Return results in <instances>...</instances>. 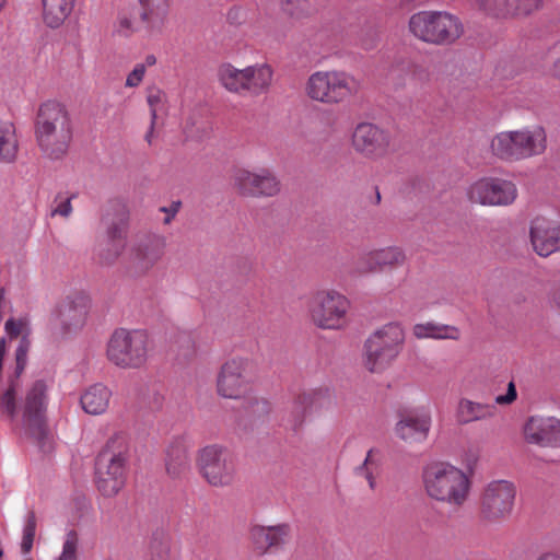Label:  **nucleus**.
<instances>
[{
	"instance_id": "nucleus-1",
	"label": "nucleus",
	"mask_w": 560,
	"mask_h": 560,
	"mask_svg": "<svg viewBox=\"0 0 560 560\" xmlns=\"http://www.w3.org/2000/svg\"><path fill=\"white\" fill-rule=\"evenodd\" d=\"M35 137L47 158L58 160L67 153L72 140V126L63 104L55 100L40 104L35 120Z\"/></svg>"
},
{
	"instance_id": "nucleus-2",
	"label": "nucleus",
	"mask_w": 560,
	"mask_h": 560,
	"mask_svg": "<svg viewBox=\"0 0 560 560\" xmlns=\"http://www.w3.org/2000/svg\"><path fill=\"white\" fill-rule=\"evenodd\" d=\"M422 483L431 499L451 506H462L467 501L471 487L469 476L446 462L427 465L422 471Z\"/></svg>"
},
{
	"instance_id": "nucleus-3",
	"label": "nucleus",
	"mask_w": 560,
	"mask_h": 560,
	"mask_svg": "<svg viewBox=\"0 0 560 560\" xmlns=\"http://www.w3.org/2000/svg\"><path fill=\"white\" fill-rule=\"evenodd\" d=\"M128 450L122 436L112 438L95 465V485L102 495L113 498L127 480Z\"/></svg>"
},
{
	"instance_id": "nucleus-4",
	"label": "nucleus",
	"mask_w": 560,
	"mask_h": 560,
	"mask_svg": "<svg viewBox=\"0 0 560 560\" xmlns=\"http://www.w3.org/2000/svg\"><path fill=\"white\" fill-rule=\"evenodd\" d=\"M359 90L360 82L354 75L336 69L315 71L305 84V93L311 100L328 105L348 102Z\"/></svg>"
},
{
	"instance_id": "nucleus-5",
	"label": "nucleus",
	"mask_w": 560,
	"mask_h": 560,
	"mask_svg": "<svg viewBox=\"0 0 560 560\" xmlns=\"http://www.w3.org/2000/svg\"><path fill=\"white\" fill-rule=\"evenodd\" d=\"M410 33L432 45H451L464 33L460 20L446 11H420L409 19Z\"/></svg>"
},
{
	"instance_id": "nucleus-6",
	"label": "nucleus",
	"mask_w": 560,
	"mask_h": 560,
	"mask_svg": "<svg viewBox=\"0 0 560 560\" xmlns=\"http://www.w3.org/2000/svg\"><path fill=\"white\" fill-rule=\"evenodd\" d=\"M148 357L149 335L143 329L118 328L107 341L106 358L119 369H140Z\"/></svg>"
},
{
	"instance_id": "nucleus-7",
	"label": "nucleus",
	"mask_w": 560,
	"mask_h": 560,
	"mask_svg": "<svg viewBox=\"0 0 560 560\" xmlns=\"http://www.w3.org/2000/svg\"><path fill=\"white\" fill-rule=\"evenodd\" d=\"M405 332L397 323H389L375 330L364 343L363 363L372 373H380L392 365L402 350Z\"/></svg>"
},
{
	"instance_id": "nucleus-8",
	"label": "nucleus",
	"mask_w": 560,
	"mask_h": 560,
	"mask_svg": "<svg viewBox=\"0 0 560 560\" xmlns=\"http://www.w3.org/2000/svg\"><path fill=\"white\" fill-rule=\"evenodd\" d=\"M5 331L10 336L22 335V338L15 350V366L13 373L9 376L10 383L0 396V410L4 412L10 419H14L18 415L16 408V389L18 378L24 372L27 364V354L31 348V340L28 339V323L26 319L11 318L5 323Z\"/></svg>"
},
{
	"instance_id": "nucleus-9",
	"label": "nucleus",
	"mask_w": 560,
	"mask_h": 560,
	"mask_svg": "<svg viewBox=\"0 0 560 560\" xmlns=\"http://www.w3.org/2000/svg\"><path fill=\"white\" fill-rule=\"evenodd\" d=\"M349 300L335 290L316 292L308 305L314 324L323 329H341L348 323Z\"/></svg>"
},
{
	"instance_id": "nucleus-10",
	"label": "nucleus",
	"mask_w": 560,
	"mask_h": 560,
	"mask_svg": "<svg viewBox=\"0 0 560 560\" xmlns=\"http://www.w3.org/2000/svg\"><path fill=\"white\" fill-rule=\"evenodd\" d=\"M197 466L201 476L213 487L229 486L234 480V458L220 445L213 444L201 448L198 452Z\"/></svg>"
},
{
	"instance_id": "nucleus-11",
	"label": "nucleus",
	"mask_w": 560,
	"mask_h": 560,
	"mask_svg": "<svg viewBox=\"0 0 560 560\" xmlns=\"http://www.w3.org/2000/svg\"><path fill=\"white\" fill-rule=\"evenodd\" d=\"M48 385L36 381L26 392L23 409V428L26 434L43 441L47 434L45 412L48 404Z\"/></svg>"
},
{
	"instance_id": "nucleus-12",
	"label": "nucleus",
	"mask_w": 560,
	"mask_h": 560,
	"mask_svg": "<svg viewBox=\"0 0 560 560\" xmlns=\"http://www.w3.org/2000/svg\"><path fill=\"white\" fill-rule=\"evenodd\" d=\"M516 489L508 480H493L487 485L481 498V514L488 521L508 517L514 505Z\"/></svg>"
},
{
	"instance_id": "nucleus-13",
	"label": "nucleus",
	"mask_w": 560,
	"mask_h": 560,
	"mask_svg": "<svg viewBox=\"0 0 560 560\" xmlns=\"http://www.w3.org/2000/svg\"><path fill=\"white\" fill-rule=\"evenodd\" d=\"M467 195L470 201L482 206H509L515 201L517 189L510 180L486 177L471 184Z\"/></svg>"
},
{
	"instance_id": "nucleus-14",
	"label": "nucleus",
	"mask_w": 560,
	"mask_h": 560,
	"mask_svg": "<svg viewBox=\"0 0 560 560\" xmlns=\"http://www.w3.org/2000/svg\"><path fill=\"white\" fill-rule=\"evenodd\" d=\"M249 362L246 359L233 358L226 361L217 378L218 394L224 398L237 399L247 392L246 372Z\"/></svg>"
},
{
	"instance_id": "nucleus-15",
	"label": "nucleus",
	"mask_w": 560,
	"mask_h": 560,
	"mask_svg": "<svg viewBox=\"0 0 560 560\" xmlns=\"http://www.w3.org/2000/svg\"><path fill=\"white\" fill-rule=\"evenodd\" d=\"M390 145L389 135L371 122L357 125L352 133L353 149L370 159L382 158L387 154Z\"/></svg>"
},
{
	"instance_id": "nucleus-16",
	"label": "nucleus",
	"mask_w": 560,
	"mask_h": 560,
	"mask_svg": "<svg viewBox=\"0 0 560 560\" xmlns=\"http://www.w3.org/2000/svg\"><path fill=\"white\" fill-rule=\"evenodd\" d=\"M529 237L534 250L541 257L560 250V220L536 217L530 223Z\"/></svg>"
},
{
	"instance_id": "nucleus-17",
	"label": "nucleus",
	"mask_w": 560,
	"mask_h": 560,
	"mask_svg": "<svg viewBox=\"0 0 560 560\" xmlns=\"http://www.w3.org/2000/svg\"><path fill=\"white\" fill-rule=\"evenodd\" d=\"M234 182L240 191L245 195L273 196L280 190L278 179L268 170L258 172L237 170Z\"/></svg>"
},
{
	"instance_id": "nucleus-18",
	"label": "nucleus",
	"mask_w": 560,
	"mask_h": 560,
	"mask_svg": "<svg viewBox=\"0 0 560 560\" xmlns=\"http://www.w3.org/2000/svg\"><path fill=\"white\" fill-rule=\"evenodd\" d=\"M431 429V416L424 410H412L402 415L396 423L395 433L405 443L424 442Z\"/></svg>"
},
{
	"instance_id": "nucleus-19",
	"label": "nucleus",
	"mask_w": 560,
	"mask_h": 560,
	"mask_svg": "<svg viewBox=\"0 0 560 560\" xmlns=\"http://www.w3.org/2000/svg\"><path fill=\"white\" fill-rule=\"evenodd\" d=\"M139 19L144 30L153 35H161L170 20L171 0H137Z\"/></svg>"
},
{
	"instance_id": "nucleus-20",
	"label": "nucleus",
	"mask_w": 560,
	"mask_h": 560,
	"mask_svg": "<svg viewBox=\"0 0 560 560\" xmlns=\"http://www.w3.org/2000/svg\"><path fill=\"white\" fill-rule=\"evenodd\" d=\"M288 525L276 526L255 525L250 529V540L254 549L264 555L270 549L281 547L288 537Z\"/></svg>"
},
{
	"instance_id": "nucleus-21",
	"label": "nucleus",
	"mask_w": 560,
	"mask_h": 560,
	"mask_svg": "<svg viewBox=\"0 0 560 560\" xmlns=\"http://www.w3.org/2000/svg\"><path fill=\"white\" fill-rule=\"evenodd\" d=\"M89 300L78 295L75 300L62 301L51 314V322L60 324L63 328L82 325L88 313Z\"/></svg>"
},
{
	"instance_id": "nucleus-22",
	"label": "nucleus",
	"mask_w": 560,
	"mask_h": 560,
	"mask_svg": "<svg viewBox=\"0 0 560 560\" xmlns=\"http://www.w3.org/2000/svg\"><path fill=\"white\" fill-rule=\"evenodd\" d=\"M165 237L160 234H150L143 237L132 249V261L140 269L153 266L163 255Z\"/></svg>"
},
{
	"instance_id": "nucleus-23",
	"label": "nucleus",
	"mask_w": 560,
	"mask_h": 560,
	"mask_svg": "<svg viewBox=\"0 0 560 560\" xmlns=\"http://www.w3.org/2000/svg\"><path fill=\"white\" fill-rule=\"evenodd\" d=\"M517 159H526L541 154L547 147V137L542 127L515 130Z\"/></svg>"
},
{
	"instance_id": "nucleus-24",
	"label": "nucleus",
	"mask_w": 560,
	"mask_h": 560,
	"mask_svg": "<svg viewBox=\"0 0 560 560\" xmlns=\"http://www.w3.org/2000/svg\"><path fill=\"white\" fill-rule=\"evenodd\" d=\"M245 75L244 92L260 95L269 89L273 71L268 63H256L245 68Z\"/></svg>"
},
{
	"instance_id": "nucleus-25",
	"label": "nucleus",
	"mask_w": 560,
	"mask_h": 560,
	"mask_svg": "<svg viewBox=\"0 0 560 560\" xmlns=\"http://www.w3.org/2000/svg\"><path fill=\"white\" fill-rule=\"evenodd\" d=\"M110 397L112 392L107 386L94 384L81 395L80 402L86 413L96 416L107 410Z\"/></svg>"
},
{
	"instance_id": "nucleus-26",
	"label": "nucleus",
	"mask_w": 560,
	"mask_h": 560,
	"mask_svg": "<svg viewBox=\"0 0 560 560\" xmlns=\"http://www.w3.org/2000/svg\"><path fill=\"white\" fill-rule=\"evenodd\" d=\"M557 425L553 417H532L524 427V436L528 443L548 446L550 432Z\"/></svg>"
},
{
	"instance_id": "nucleus-27",
	"label": "nucleus",
	"mask_w": 560,
	"mask_h": 560,
	"mask_svg": "<svg viewBox=\"0 0 560 560\" xmlns=\"http://www.w3.org/2000/svg\"><path fill=\"white\" fill-rule=\"evenodd\" d=\"M126 246L125 224L113 225L108 229L107 238L101 244L100 258L104 264L114 262Z\"/></svg>"
},
{
	"instance_id": "nucleus-28",
	"label": "nucleus",
	"mask_w": 560,
	"mask_h": 560,
	"mask_svg": "<svg viewBox=\"0 0 560 560\" xmlns=\"http://www.w3.org/2000/svg\"><path fill=\"white\" fill-rule=\"evenodd\" d=\"M189 445L183 438L175 439L166 452V470L168 475L176 477L189 468Z\"/></svg>"
},
{
	"instance_id": "nucleus-29",
	"label": "nucleus",
	"mask_w": 560,
	"mask_h": 560,
	"mask_svg": "<svg viewBox=\"0 0 560 560\" xmlns=\"http://www.w3.org/2000/svg\"><path fill=\"white\" fill-rule=\"evenodd\" d=\"M75 0H43V19L50 28L60 27L73 11Z\"/></svg>"
},
{
	"instance_id": "nucleus-30",
	"label": "nucleus",
	"mask_w": 560,
	"mask_h": 560,
	"mask_svg": "<svg viewBox=\"0 0 560 560\" xmlns=\"http://www.w3.org/2000/svg\"><path fill=\"white\" fill-rule=\"evenodd\" d=\"M19 151V140L13 122L0 119V163H13Z\"/></svg>"
},
{
	"instance_id": "nucleus-31",
	"label": "nucleus",
	"mask_w": 560,
	"mask_h": 560,
	"mask_svg": "<svg viewBox=\"0 0 560 560\" xmlns=\"http://www.w3.org/2000/svg\"><path fill=\"white\" fill-rule=\"evenodd\" d=\"M416 338L424 339H452L457 340L460 336L459 330L455 326L436 324L428 322L424 324H416L412 328Z\"/></svg>"
},
{
	"instance_id": "nucleus-32",
	"label": "nucleus",
	"mask_w": 560,
	"mask_h": 560,
	"mask_svg": "<svg viewBox=\"0 0 560 560\" xmlns=\"http://www.w3.org/2000/svg\"><path fill=\"white\" fill-rule=\"evenodd\" d=\"M220 83L232 93H243L245 88V68L237 69L231 63H223L218 70Z\"/></svg>"
},
{
	"instance_id": "nucleus-33",
	"label": "nucleus",
	"mask_w": 560,
	"mask_h": 560,
	"mask_svg": "<svg viewBox=\"0 0 560 560\" xmlns=\"http://www.w3.org/2000/svg\"><path fill=\"white\" fill-rule=\"evenodd\" d=\"M405 261V255L398 247H388L371 252L366 256V262L369 270H375L376 268L385 266L401 265Z\"/></svg>"
},
{
	"instance_id": "nucleus-34",
	"label": "nucleus",
	"mask_w": 560,
	"mask_h": 560,
	"mask_svg": "<svg viewBox=\"0 0 560 560\" xmlns=\"http://www.w3.org/2000/svg\"><path fill=\"white\" fill-rule=\"evenodd\" d=\"M491 415V407L469 399H462L458 402L456 419L459 423H469L483 419Z\"/></svg>"
},
{
	"instance_id": "nucleus-35",
	"label": "nucleus",
	"mask_w": 560,
	"mask_h": 560,
	"mask_svg": "<svg viewBox=\"0 0 560 560\" xmlns=\"http://www.w3.org/2000/svg\"><path fill=\"white\" fill-rule=\"evenodd\" d=\"M491 150L494 155L504 160H518L516 151L515 131L498 133L491 141Z\"/></svg>"
},
{
	"instance_id": "nucleus-36",
	"label": "nucleus",
	"mask_w": 560,
	"mask_h": 560,
	"mask_svg": "<svg viewBox=\"0 0 560 560\" xmlns=\"http://www.w3.org/2000/svg\"><path fill=\"white\" fill-rule=\"evenodd\" d=\"M147 102L150 107L151 128H150L149 132L147 133L145 139L149 143H151L152 136H153V126L158 118V113L163 110L166 105V94L164 91H162L158 88H150L148 90V94H147Z\"/></svg>"
},
{
	"instance_id": "nucleus-37",
	"label": "nucleus",
	"mask_w": 560,
	"mask_h": 560,
	"mask_svg": "<svg viewBox=\"0 0 560 560\" xmlns=\"http://www.w3.org/2000/svg\"><path fill=\"white\" fill-rule=\"evenodd\" d=\"M36 533V516L35 513L30 511L24 518L21 550L23 553H28L34 544Z\"/></svg>"
},
{
	"instance_id": "nucleus-38",
	"label": "nucleus",
	"mask_w": 560,
	"mask_h": 560,
	"mask_svg": "<svg viewBox=\"0 0 560 560\" xmlns=\"http://www.w3.org/2000/svg\"><path fill=\"white\" fill-rule=\"evenodd\" d=\"M479 8L487 14L500 16L512 13L511 0H480Z\"/></svg>"
},
{
	"instance_id": "nucleus-39",
	"label": "nucleus",
	"mask_w": 560,
	"mask_h": 560,
	"mask_svg": "<svg viewBox=\"0 0 560 560\" xmlns=\"http://www.w3.org/2000/svg\"><path fill=\"white\" fill-rule=\"evenodd\" d=\"M79 538L74 530H69L62 544V550L56 560H78Z\"/></svg>"
},
{
	"instance_id": "nucleus-40",
	"label": "nucleus",
	"mask_w": 560,
	"mask_h": 560,
	"mask_svg": "<svg viewBox=\"0 0 560 560\" xmlns=\"http://www.w3.org/2000/svg\"><path fill=\"white\" fill-rule=\"evenodd\" d=\"M137 31L136 22L127 13H119L115 23V32L121 36H129Z\"/></svg>"
},
{
	"instance_id": "nucleus-41",
	"label": "nucleus",
	"mask_w": 560,
	"mask_h": 560,
	"mask_svg": "<svg viewBox=\"0 0 560 560\" xmlns=\"http://www.w3.org/2000/svg\"><path fill=\"white\" fill-rule=\"evenodd\" d=\"M512 13L529 14L540 7L541 0H511Z\"/></svg>"
},
{
	"instance_id": "nucleus-42",
	"label": "nucleus",
	"mask_w": 560,
	"mask_h": 560,
	"mask_svg": "<svg viewBox=\"0 0 560 560\" xmlns=\"http://www.w3.org/2000/svg\"><path fill=\"white\" fill-rule=\"evenodd\" d=\"M145 70L142 65L136 63L133 69L128 73L125 86L126 88H137L141 84L143 81V78L145 75Z\"/></svg>"
},
{
	"instance_id": "nucleus-43",
	"label": "nucleus",
	"mask_w": 560,
	"mask_h": 560,
	"mask_svg": "<svg viewBox=\"0 0 560 560\" xmlns=\"http://www.w3.org/2000/svg\"><path fill=\"white\" fill-rule=\"evenodd\" d=\"M307 398L308 397L306 395L300 397L295 401V405L293 406V411L295 413V417H294V420L292 423L293 429H296L298 427H300L304 420L305 412H306V406H304V405H305Z\"/></svg>"
},
{
	"instance_id": "nucleus-44",
	"label": "nucleus",
	"mask_w": 560,
	"mask_h": 560,
	"mask_svg": "<svg viewBox=\"0 0 560 560\" xmlns=\"http://www.w3.org/2000/svg\"><path fill=\"white\" fill-rule=\"evenodd\" d=\"M517 397L516 387L514 382H510L508 384V389L505 395H498L495 397V402L498 405H511Z\"/></svg>"
},
{
	"instance_id": "nucleus-45",
	"label": "nucleus",
	"mask_w": 560,
	"mask_h": 560,
	"mask_svg": "<svg viewBox=\"0 0 560 560\" xmlns=\"http://www.w3.org/2000/svg\"><path fill=\"white\" fill-rule=\"evenodd\" d=\"M72 212L71 198H67L61 201L54 210L51 211V215H60V217H69Z\"/></svg>"
},
{
	"instance_id": "nucleus-46",
	"label": "nucleus",
	"mask_w": 560,
	"mask_h": 560,
	"mask_svg": "<svg viewBox=\"0 0 560 560\" xmlns=\"http://www.w3.org/2000/svg\"><path fill=\"white\" fill-rule=\"evenodd\" d=\"M284 9L291 14L294 13V9H304L305 2L308 0H281Z\"/></svg>"
},
{
	"instance_id": "nucleus-47",
	"label": "nucleus",
	"mask_w": 560,
	"mask_h": 560,
	"mask_svg": "<svg viewBox=\"0 0 560 560\" xmlns=\"http://www.w3.org/2000/svg\"><path fill=\"white\" fill-rule=\"evenodd\" d=\"M180 207V202L176 201L171 205L170 208L162 207L161 211L166 213V218L164 219V223L168 224L171 220L175 217V214L178 212Z\"/></svg>"
},
{
	"instance_id": "nucleus-48",
	"label": "nucleus",
	"mask_w": 560,
	"mask_h": 560,
	"mask_svg": "<svg viewBox=\"0 0 560 560\" xmlns=\"http://www.w3.org/2000/svg\"><path fill=\"white\" fill-rule=\"evenodd\" d=\"M548 446L560 447V420L557 419V425L550 432V442H548Z\"/></svg>"
},
{
	"instance_id": "nucleus-49",
	"label": "nucleus",
	"mask_w": 560,
	"mask_h": 560,
	"mask_svg": "<svg viewBox=\"0 0 560 560\" xmlns=\"http://www.w3.org/2000/svg\"><path fill=\"white\" fill-rule=\"evenodd\" d=\"M155 63H156V57L153 54L147 55L142 62H138V65L143 66L145 71H147V68L153 67Z\"/></svg>"
},
{
	"instance_id": "nucleus-50",
	"label": "nucleus",
	"mask_w": 560,
	"mask_h": 560,
	"mask_svg": "<svg viewBox=\"0 0 560 560\" xmlns=\"http://www.w3.org/2000/svg\"><path fill=\"white\" fill-rule=\"evenodd\" d=\"M537 560H560V557L555 553H545L540 556Z\"/></svg>"
},
{
	"instance_id": "nucleus-51",
	"label": "nucleus",
	"mask_w": 560,
	"mask_h": 560,
	"mask_svg": "<svg viewBox=\"0 0 560 560\" xmlns=\"http://www.w3.org/2000/svg\"><path fill=\"white\" fill-rule=\"evenodd\" d=\"M553 304L560 310V288L553 293Z\"/></svg>"
},
{
	"instance_id": "nucleus-52",
	"label": "nucleus",
	"mask_w": 560,
	"mask_h": 560,
	"mask_svg": "<svg viewBox=\"0 0 560 560\" xmlns=\"http://www.w3.org/2000/svg\"><path fill=\"white\" fill-rule=\"evenodd\" d=\"M167 551H168L167 546H164V555H160V553H159V555H154V553H153V555H152V556H153V559H154V560H165V559H166V553H167Z\"/></svg>"
},
{
	"instance_id": "nucleus-53",
	"label": "nucleus",
	"mask_w": 560,
	"mask_h": 560,
	"mask_svg": "<svg viewBox=\"0 0 560 560\" xmlns=\"http://www.w3.org/2000/svg\"><path fill=\"white\" fill-rule=\"evenodd\" d=\"M366 479L369 481L370 488L374 489L375 488V481H374V479H373V477H372V475L370 472L366 474Z\"/></svg>"
},
{
	"instance_id": "nucleus-54",
	"label": "nucleus",
	"mask_w": 560,
	"mask_h": 560,
	"mask_svg": "<svg viewBox=\"0 0 560 560\" xmlns=\"http://www.w3.org/2000/svg\"><path fill=\"white\" fill-rule=\"evenodd\" d=\"M553 74L556 77H560V60H558L556 63H555V67H553Z\"/></svg>"
},
{
	"instance_id": "nucleus-55",
	"label": "nucleus",
	"mask_w": 560,
	"mask_h": 560,
	"mask_svg": "<svg viewBox=\"0 0 560 560\" xmlns=\"http://www.w3.org/2000/svg\"><path fill=\"white\" fill-rule=\"evenodd\" d=\"M372 457H373V451L371 450L368 455H366V458L364 460V465H369L371 462H372Z\"/></svg>"
},
{
	"instance_id": "nucleus-56",
	"label": "nucleus",
	"mask_w": 560,
	"mask_h": 560,
	"mask_svg": "<svg viewBox=\"0 0 560 560\" xmlns=\"http://www.w3.org/2000/svg\"><path fill=\"white\" fill-rule=\"evenodd\" d=\"M8 0H0V12L4 9Z\"/></svg>"
},
{
	"instance_id": "nucleus-57",
	"label": "nucleus",
	"mask_w": 560,
	"mask_h": 560,
	"mask_svg": "<svg viewBox=\"0 0 560 560\" xmlns=\"http://www.w3.org/2000/svg\"><path fill=\"white\" fill-rule=\"evenodd\" d=\"M2 555H3V552H2V550L0 549V558L2 557Z\"/></svg>"
}]
</instances>
